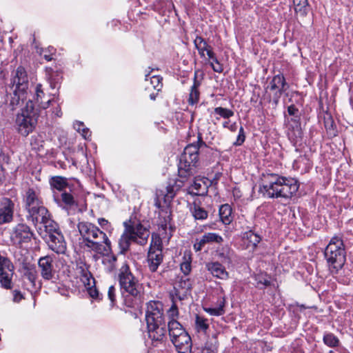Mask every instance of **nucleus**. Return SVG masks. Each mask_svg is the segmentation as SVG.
<instances>
[{"label":"nucleus","instance_id":"obj_7","mask_svg":"<svg viewBox=\"0 0 353 353\" xmlns=\"http://www.w3.org/2000/svg\"><path fill=\"white\" fill-rule=\"evenodd\" d=\"M38 117L33 102L29 100L26 108L17 117L16 124L18 132L24 137L28 136L34 129Z\"/></svg>","mask_w":353,"mask_h":353},{"label":"nucleus","instance_id":"obj_14","mask_svg":"<svg viewBox=\"0 0 353 353\" xmlns=\"http://www.w3.org/2000/svg\"><path fill=\"white\" fill-rule=\"evenodd\" d=\"M289 88L284 76L281 74L273 77L266 89L275 91L272 97V103L276 106L282 94Z\"/></svg>","mask_w":353,"mask_h":353},{"label":"nucleus","instance_id":"obj_52","mask_svg":"<svg viewBox=\"0 0 353 353\" xmlns=\"http://www.w3.org/2000/svg\"><path fill=\"white\" fill-rule=\"evenodd\" d=\"M178 285L179 288H181L183 290H184V292H187L188 290L191 289V284L190 282V280L188 279H181Z\"/></svg>","mask_w":353,"mask_h":353},{"label":"nucleus","instance_id":"obj_24","mask_svg":"<svg viewBox=\"0 0 353 353\" xmlns=\"http://www.w3.org/2000/svg\"><path fill=\"white\" fill-rule=\"evenodd\" d=\"M186 179H181L175 180L173 183L170 182L165 188V192L161 191L165 203H170L175 196L176 192L183 185Z\"/></svg>","mask_w":353,"mask_h":353},{"label":"nucleus","instance_id":"obj_46","mask_svg":"<svg viewBox=\"0 0 353 353\" xmlns=\"http://www.w3.org/2000/svg\"><path fill=\"white\" fill-rule=\"evenodd\" d=\"M131 242L132 241L130 239L129 234L125 232V234L121 236L119 241V247L122 252L128 250Z\"/></svg>","mask_w":353,"mask_h":353},{"label":"nucleus","instance_id":"obj_19","mask_svg":"<svg viewBox=\"0 0 353 353\" xmlns=\"http://www.w3.org/2000/svg\"><path fill=\"white\" fill-rule=\"evenodd\" d=\"M25 209L29 211L31 208H34L43 204L42 200L39 196V190L37 188H28L23 196Z\"/></svg>","mask_w":353,"mask_h":353},{"label":"nucleus","instance_id":"obj_54","mask_svg":"<svg viewBox=\"0 0 353 353\" xmlns=\"http://www.w3.org/2000/svg\"><path fill=\"white\" fill-rule=\"evenodd\" d=\"M98 223L104 230H111V225L108 220L100 218L98 219Z\"/></svg>","mask_w":353,"mask_h":353},{"label":"nucleus","instance_id":"obj_22","mask_svg":"<svg viewBox=\"0 0 353 353\" xmlns=\"http://www.w3.org/2000/svg\"><path fill=\"white\" fill-rule=\"evenodd\" d=\"M210 181L207 178H195L189 188L188 192L191 194L203 196L207 194Z\"/></svg>","mask_w":353,"mask_h":353},{"label":"nucleus","instance_id":"obj_8","mask_svg":"<svg viewBox=\"0 0 353 353\" xmlns=\"http://www.w3.org/2000/svg\"><path fill=\"white\" fill-rule=\"evenodd\" d=\"M27 219L31 221L39 232V228L41 227L43 231H53L56 223L51 219L48 210L43 204L28 211Z\"/></svg>","mask_w":353,"mask_h":353},{"label":"nucleus","instance_id":"obj_27","mask_svg":"<svg viewBox=\"0 0 353 353\" xmlns=\"http://www.w3.org/2000/svg\"><path fill=\"white\" fill-rule=\"evenodd\" d=\"M194 44L201 57H205V52H206L209 59H215V54L211 46L201 37L196 36L194 40Z\"/></svg>","mask_w":353,"mask_h":353},{"label":"nucleus","instance_id":"obj_64","mask_svg":"<svg viewBox=\"0 0 353 353\" xmlns=\"http://www.w3.org/2000/svg\"><path fill=\"white\" fill-rule=\"evenodd\" d=\"M230 124V121L229 119H225V121L223 123V127L224 128H228Z\"/></svg>","mask_w":353,"mask_h":353},{"label":"nucleus","instance_id":"obj_17","mask_svg":"<svg viewBox=\"0 0 353 353\" xmlns=\"http://www.w3.org/2000/svg\"><path fill=\"white\" fill-rule=\"evenodd\" d=\"M33 236L29 226L23 223L17 225L10 235L11 241L14 245L29 242Z\"/></svg>","mask_w":353,"mask_h":353},{"label":"nucleus","instance_id":"obj_35","mask_svg":"<svg viewBox=\"0 0 353 353\" xmlns=\"http://www.w3.org/2000/svg\"><path fill=\"white\" fill-rule=\"evenodd\" d=\"M219 216L224 224H230L232 220L231 206L228 204L222 205L219 208Z\"/></svg>","mask_w":353,"mask_h":353},{"label":"nucleus","instance_id":"obj_4","mask_svg":"<svg viewBox=\"0 0 353 353\" xmlns=\"http://www.w3.org/2000/svg\"><path fill=\"white\" fill-rule=\"evenodd\" d=\"M205 145L199 138L197 144L186 146L181 155L178 165L179 176L187 179L196 173L199 145Z\"/></svg>","mask_w":353,"mask_h":353},{"label":"nucleus","instance_id":"obj_60","mask_svg":"<svg viewBox=\"0 0 353 353\" xmlns=\"http://www.w3.org/2000/svg\"><path fill=\"white\" fill-rule=\"evenodd\" d=\"M161 196H162L161 194H159L158 193H157V196L154 199V205L159 209L161 208V201L159 199Z\"/></svg>","mask_w":353,"mask_h":353},{"label":"nucleus","instance_id":"obj_11","mask_svg":"<svg viewBox=\"0 0 353 353\" xmlns=\"http://www.w3.org/2000/svg\"><path fill=\"white\" fill-rule=\"evenodd\" d=\"M14 267L11 260L0 254V286L5 290H11L13 287L12 278Z\"/></svg>","mask_w":353,"mask_h":353},{"label":"nucleus","instance_id":"obj_31","mask_svg":"<svg viewBox=\"0 0 353 353\" xmlns=\"http://www.w3.org/2000/svg\"><path fill=\"white\" fill-rule=\"evenodd\" d=\"M197 71L194 72V83L190 88L189 94L188 103L190 105L196 104L199 101L200 92L199 87L200 86V82L197 80Z\"/></svg>","mask_w":353,"mask_h":353},{"label":"nucleus","instance_id":"obj_15","mask_svg":"<svg viewBox=\"0 0 353 353\" xmlns=\"http://www.w3.org/2000/svg\"><path fill=\"white\" fill-rule=\"evenodd\" d=\"M148 337L152 341V345L158 347L163 344L166 339V323L147 325Z\"/></svg>","mask_w":353,"mask_h":353},{"label":"nucleus","instance_id":"obj_25","mask_svg":"<svg viewBox=\"0 0 353 353\" xmlns=\"http://www.w3.org/2000/svg\"><path fill=\"white\" fill-rule=\"evenodd\" d=\"M208 271L214 276L221 280L229 278V273L225 267L218 261L208 262L205 264Z\"/></svg>","mask_w":353,"mask_h":353},{"label":"nucleus","instance_id":"obj_63","mask_svg":"<svg viewBox=\"0 0 353 353\" xmlns=\"http://www.w3.org/2000/svg\"><path fill=\"white\" fill-rule=\"evenodd\" d=\"M53 50H54L53 48H51V49H49V51L51 52V54H52V51H53ZM43 57L48 61H50L52 59V54H44Z\"/></svg>","mask_w":353,"mask_h":353},{"label":"nucleus","instance_id":"obj_62","mask_svg":"<svg viewBox=\"0 0 353 353\" xmlns=\"http://www.w3.org/2000/svg\"><path fill=\"white\" fill-rule=\"evenodd\" d=\"M228 129H229L231 132H236L237 130L236 123L234 122L231 123Z\"/></svg>","mask_w":353,"mask_h":353},{"label":"nucleus","instance_id":"obj_18","mask_svg":"<svg viewBox=\"0 0 353 353\" xmlns=\"http://www.w3.org/2000/svg\"><path fill=\"white\" fill-rule=\"evenodd\" d=\"M14 202L9 198L0 199V225L11 223L14 218Z\"/></svg>","mask_w":353,"mask_h":353},{"label":"nucleus","instance_id":"obj_3","mask_svg":"<svg viewBox=\"0 0 353 353\" xmlns=\"http://www.w3.org/2000/svg\"><path fill=\"white\" fill-rule=\"evenodd\" d=\"M77 228L85 248L98 254H108L111 250V242L108 236L95 225L81 221Z\"/></svg>","mask_w":353,"mask_h":353},{"label":"nucleus","instance_id":"obj_50","mask_svg":"<svg viewBox=\"0 0 353 353\" xmlns=\"http://www.w3.org/2000/svg\"><path fill=\"white\" fill-rule=\"evenodd\" d=\"M245 139V134L244 132V129L242 126L239 128V134L237 136L236 141L233 143L234 145L239 146L241 145Z\"/></svg>","mask_w":353,"mask_h":353},{"label":"nucleus","instance_id":"obj_6","mask_svg":"<svg viewBox=\"0 0 353 353\" xmlns=\"http://www.w3.org/2000/svg\"><path fill=\"white\" fill-rule=\"evenodd\" d=\"M324 257L330 270L337 272L341 269L345 262V252L342 239L338 236L331 239L329 244L325 248Z\"/></svg>","mask_w":353,"mask_h":353},{"label":"nucleus","instance_id":"obj_49","mask_svg":"<svg viewBox=\"0 0 353 353\" xmlns=\"http://www.w3.org/2000/svg\"><path fill=\"white\" fill-rule=\"evenodd\" d=\"M168 315L170 321H176V319L179 316V310L174 303H172V306L168 310Z\"/></svg>","mask_w":353,"mask_h":353},{"label":"nucleus","instance_id":"obj_61","mask_svg":"<svg viewBox=\"0 0 353 353\" xmlns=\"http://www.w3.org/2000/svg\"><path fill=\"white\" fill-rule=\"evenodd\" d=\"M52 113L57 117H61V115H62V112H61V108L59 106L57 107L54 111L52 112Z\"/></svg>","mask_w":353,"mask_h":353},{"label":"nucleus","instance_id":"obj_30","mask_svg":"<svg viewBox=\"0 0 353 353\" xmlns=\"http://www.w3.org/2000/svg\"><path fill=\"white\" fill-rule=\"evenodd\" d=\"M42 87L43 86L41 83H38L36 85L34 100L38 108L46 110L50 106L51 99H48L46 101L43 100L45 97V93Z\"/></svg>","mask_w":353,"mask_h":353},{"label":"nucleus","instance_id":"obj_33","mask_svg":"<svg viewBox=\"0 0 353 353\" xmlns=\"http://www.w3.org/2000/svg\"><path fill=\"white\" fill-rule=\"evenodd\" d=\"M52 189L57 190L60 192L63 191L69 186L68 179L61 176H52L49 181Z\"/></svg>","mask_w":353,"mask_h":353},{"label":"nucleus","instance_id":"obj_45","mask_svg":"<svg viewBox=\"0 0 353 353\" xmlns=\"http://www.w3.org/2000/svg\"><path fill=\"white\" fill-rule=\"evenodd\" d=\"M74 128L81 133L82 137L87 139L91 136V132L88 128H85L83 123L81 121H76L74 123Z\"/></svg>","mask_w":353,"mask_h":353},{"label":"nucleus","instance_id":"obj_40","mask_svg":"<svg viewBox=\"0 0 353 353\" xmlns=\"http://www.w3.org/2000/svg\"><path fill=\"white\" fill-rule=\"evenodd\" d=\"M191 212L196 220H204L206 219L208 215V212L199 205L194 203L191 208Z\"/></svg>","mask_w":353,"mask_h":353},{"label":"nucleus","instance_id":"obj_56","mask_svg":"<svg viewBox=\"0 0 353 353\" xmlns=\"http://www.w3.org/2000/svg\"><path fill=\"white\" fill-rule=\"evenodd\" d=\"M256 281H257L258 287L259 285H263V286H268L270 285V281L265 278H263L261 276L258 275L256 277Z\"/></svg>","mask_w":353,"mask_h":353},{"label":"nucleus","instance_id":"obj_42","mask_svg":"<svg viewBox=\"0 0 353 353\" xmlns=\"http://www.w3.org/2000/svg\"><path fill=\"white\" fill-rule=\"evenodd\" d=\"M214 112L215 114L219 116L218 117L216 118V120H219L220 118H223L224 119H229L234 114L233 110L223 107L215 108L214 109Z\"/></svg>","mask_w":353,"mask_h":353},{"label":"nucleus","instance_id":"obj_38","mask_svg":"<svg viewBox=\"0 0 353 353\" xmlns=\"http://www.w3.org/2000/svg\"><path fill=\"white\" fill-rule=\"evenodd\" d=\"M192 256L190 252H185L181 263V270L185 275H188L192 270Z\"/></svg>","mask_w":353,"mask_h":353},{"label":"nucleus","instance_id":"obj_20","mask_svg":"<svg viewBox=\"0 0 353 353\" xmlns=\"http://www.w3.org/2000/svg\"><path fill=\"white\" fill-rule=\"evenodd\" d=\"M54 199L57 205L70 214V211L77 208V201L71 193L63 191L60 196L54 195Z\"/></svg>","mask_w":353,"mask_h":353},{"label":"nucleus","instance_id":"obj_16","mask_svg":"<svg viewBox=\"0 0 353 353\" xmlns=\"http://www.w3.org/2000/svg\"><path fill=\"white\" fill-rule=\"evenodd\" d=\"M126 232L129 234L130 239H131L132 242L141 245H144L147 243L150 236V231L141 223L129 226L126 229Z\"/></svg>","mask_w":353,"mask_h":353},{"label":"nucleus","instance_id":"obj_57","mask_svg":"<svg viewBox=\"0 0 353 353\" xmlns=\"http://www.w3.org/2000/svg\"><path fill=\"white\" fill-rule=\"evenodd\" d=\"M23 299L21 292L19 290L13 291V300L14 302H19Z\"/></svg>","mask_w":353,"mask_h":353},{"label":"nucleus","instance_id":"obj_36","mask_svg":"<svg viewBox=\"0 0 353 353\" xmlns=\"http://www.w3.org/2000/svg\"><path fill=\"white\" fill-rule=\"evenodd\" d=\"M23 269L25 278L30 281L32 287H36L38 275L35 268L33 265H26Z\"/></svg>","mask_w":353,"mask_h":353},{"label":"nucleus","instance_id":"obj_12","mask_svg":"<svg viewBox=\"0 0 353 353\" xmlns=\"http://www.w3.org/2000/svg\"><path fill=\"white\" fill-rule=\"evenodd\" d=\"M147 325L165 323L163 315V303L160 301H150L145 311Z\"/></svg>","mask_w":353,"mask_h":353},{"label":"nucleus","instance_id":"obj_39","mask_svg":"<svg viewBox=\"0 0 353 353\" xmlns=\"http://www.w3.org/2000/svg\"><path fill=\"white\" fill-rule=\"evenodd\" d=\"M294 10L301 16H305L308 10L307 0H293Z\"/></svg>","mask_w":353,"mask_h":353},{"label":"nucleus","instance_id":"obj_21","mask_svg":"<svg viewBox=\"0 0 353 353\" xmlns=\"http://www.w3.org/2000/svg\"><path fill=\"white\" fill-rule=\"evenodd\" d=\"M223 241V238L220 235L214 232H208L203 234L201 238H196L195 243L193 245V249L195 252L202 250L206 244L212 243H221Z\"/></svg>","mask_w":353,"mask_h":353},{"label":"nucleus","instance_id":"obj_53","mask_svg":"<svg viewBox=\"0 0 353 353\" xmlns=\"http://www.w3.org/2000/svg\"><path fill=\"white\" fill-rule=\"evenodd\" d=\"M108 296L112 303L116 300V288L114 285H110L108 288Z\"/></svg>","mask_w":353,"mask_h":353},{"label":"nucleus","instance_id":"obj_47","mask_svg":"<svg viewBox=\"0 0 353 353\" xmlns=\"http://www.w3.org/2000/svg\"><path fill=\"white\" fill-rule=\"evenodd\" d=\"M111 252V250L108 254H103L104 255H107V256L104 259L103 263L105 264H108V272H113L116 268V261L117 257L114 255L109 256L108 254Z\"/></svg>","mask_w":353,"mask_h":353},{"label":"nucleus","instance_id":"obj_37","mask_svg":"<svg viewBox=\"0 0 353 353\" xmlns=\"http://www.w3.org/2000/svg\"><path fill=\"white\" fill-rule=\"evenodd\" d=\"M209 328L208 319L196 314L195 316V329L198 332L206 333Z\"/></svg>","mask_w":353,"mask_h":353},{"label":"nucleus","instance_id":"obj_23","mask_svg":"<svg viewBox=\"0 0 353 353\" xmlns=\"http://www.w3.org/2000/svg\"><path fill=\"white\" fill-rule=\"evenodd\" d=\"M178 353H192V339L188 333L181 335L180 337L171 341Z\"/></svg>","mask_w":353,"mask_h":353},{"label":"nucleus","instance_id":"obj_58","mask_svg":"<svg viewBox=\"0 0 353 353\" xmlns=\"http://www.w3.org/2000/svg\"><path fill=\"white\" fill-rule=\"evenodd\" d=\"M88 293L90 296L93 299H98L99 298V292L97 288H90L88 289Z\"/></svg>","mask_w":353,"mask_h":353},{"label":"nucleus","instance_id":"obj_55","mask_svg":"<svg viewBox=\"0 0 353 353\" xmlns=\"http://www.w3.org/2000/svg\"><path fill=\"white\" fill-rule=\"evenodd\" d=\"M84 265L83 266H80V268L81 269V274L82 276L86 279V281H88L87 283V285H90V277L92 278V275L91 274L88 272V270H87V268H84Z\"/></svg>","mask_w":353,"mask_h":353},{"label":"nucleus","instance_id":"obj_26","mask_svg":"<svg viewBox=\"0 0 353 353\" xmlns=\"http://www.w3.org/2000/svg\"><path fill=\"white\" fill-rule=\"evenodd\" d=\"M298 112L299 110L294 105H291L288 108V114L291 116H294V119H292V120L296 121V126L293 128V130L291 132H289V137L294 142H297L302 136L301 128L297 120L298 117L296 116V114Z\"/></svg>","mask_w":353,"mask_h":353},{"label":"nucleus","instance_id":"obj_43","mask_svg":"<svg viewBox=\"0 0 353 353\" xmlns=\"http://www.w3.org/2000/svg\"><path fill=\"white\" fill-rule=\"evenodd\" d=\"M323 341L326 345L330 347H337L339 344V339L332 333H325Z\"/></svg>","mask_w":353,"mask_h":353},{"label":"nucleus","instance_id":"obj_51","mask_svg":"<svg viewBox=\"0 0 353 353\" xmlns=\"http://www.w3.org/2000/svg\"><path fill=\"white\" fill-rule=\"evenodd\" d=\"M212 61L210 62V65L212 66V70L219 73H221L223 72V66L219 62L216 57H215V59H210Z\"/></svg>","mask_w":353,"mask_h":353},{"label":"nucleus","instance_id":"obj_59","mask_svg":"<svg viewBox=\"0 0 353 353\" xmlns=\"http://www.w3.org/2000/svg\"><path fill=\"white\" fill-rule=\"evenodd\" d=\"M219 257L222 259V261L223 263H230L231 262V258L228 254H224L223 253H220Z\"/></svg>","mask_w":353,"mask_h":353},{"label":"nucleus","instance_id":"obj_48","mask_svg":"<svg viewBox=\"0 0 353 353\" xmlns=\"http://www.w3.org/2000/svg\"><path fill=\"white\" fill-rule=\"evenodd\" d=\"M217 349L216 342L208 341L202 348L201 353H217Z\"/></svg>","mask_w":353,"mask_h":353},{"label":"nucleus","instance_id":"obj_13","mask_svg":"<svg viewBox=\"0 0 353 353\" xmlns=\"http://www.w3.org/2000/svg\"><path fill=\"white\" fill-rule=\"evenodd\" d=\"M39 271L45 281L55 282L58 278L57 270L54 268L53 259L50 256L41 257L38 261Z\"/></svg>","mask_w":353,"mask_h":353},{"label":"nucleus","instance_id":"obj_41","mask_svg":"<svg viewBox=\"0 0 353 353\" xmlns=\"http://www.w3.org/2000/svg\"><path fill=\"white\" fill-rule=\"evenodd\" d=\"M225 305V299L224 297L219 301V306L216 307L205 308V311L213 316H221L225 313L224 307Z\"/></svg>","mask_w":353,"mask_h":353},{"label":"nucleus","instance_id":"obj_34","mask_svg":"<svg viewBox=\"0 0 353 353\" xmlns=\"http://www.w3.org/2000/svg\"><path fill=\"white\" fill-rule=\"evenodd\" d=\"M243 238L248 241L247 248H252V250L254 251L257 248L258 244L262 240L261 236L254 232L252 230H249L243 234Z\"/></svg>","mask_w":353,"mask_h":353},{"label":"nucleus","instance_id":"obj_10","mask_svg":"<svg viewBox=\"0 0 353 353\" xmlns=\"http://www.w3.org/2000/svg\"><path fill=\"white\" fill-rule=\"evenodd\" d=\"M39 234L46 239L50 250L57 254L65 252L66 243L57 223L53 231H43L41 227L39 228Z\"/></svg>","mask_w":353,"mask_h":353},{"label":"nucleus","instance_id":"obj_5","mask_svg":"<svg viewBox=\"0 0 353 353\" xmlns=\"http://www.w3.org/2000/svg\"><path fill=\"white\" fill-rule=\"evenodd\" d=\"M118 279L123 294H126V296L133 297L136 301H141L143 294L142 284L133 275L127 263H123L120 268Z\"/></svg>","mask_w":353,"mask_h":353},{"label":"nucleus","instance_id":"obj_9","mask_svg":"<svg viewBox=\"0 0 353 353\" xmlns=\"http://www.w3.org/2000/svg\"><path fill=\"white\" fill-rule=\"evenodd\" d=\"M162 240L158 234H152L147 255L148 266L150 272H155L163 260Z\"/></svg>","mask_w":353,"mask_h":353},{"label":"nucleus","instance_id":"obj_28","mask_svg":"<svg viewBox=\"0 0 353 353\" xmlns=\"http://www.w3.org/2000/svg\"><path fill=\"white\" fill-rule=\"evenodd\" d=\"M154 69H151L148 73L145 74V81L150 83V85L146 86V90L150 91L151 89L159 92L163 87L162 79L163 78L157 74H153Z\"/></svg>","mask_w":353,"mask_h":353},{"label":"nucleus","instance_id":"obj_29","mask_svg":"<svg viewBox=\"0 0 353 353\" xmlns=\"http://www.w3.org/2000/svg\"><path fill=\"white\" fill-rule=\"evenodd\" d=\"M168 329L171 341L180 337L181 335L187 333L181 324L177 321H169L168 323Z\"/></svg>","mask_w":353,"mask_h":353},{"label":"nucleus","instance_id":"obj_32","mask_svg":"<svg viewBox=\"0 0 353 353\" xmlns=\"http://www.w3.org/2000/svg\"><path fill=\"white\" fill-rule=\"evenodd\" d=\"M47 80L52 89L58 88L62 79L61 73L59 71H54L52 68L46 69Z\"/></svg>","mask_w":353,"mask_h":353},{"label":"nucleus","instance_id":"obj_2","mask_svg":"<svg viewBox=\"0 0 353 353\" xmlns=\"http://www.w3.org/2000/svg\"><path fill=\"white\" fill-rule=\"evenodd\" d=\"M29 81L26 69L18 66L11 72L9 81L6 83V110L14 112L20 107L26 98Z\"/></svg>","mask_w":353,"mask_h":353},{"label":"nucleus","instance_id":"obj_1","mask_svg":"<svg viewBox=\"0 0 353 353\" xmlns=\"http://www.w3.org/2000/svg\"><path fill=\"white\" fill-rule=\"evenodd\" d=\"M299 183L297 179L285 177L276 174L263 175L259 192L268 199H291L298 191Z\"/></svg>","mask_w":353,"mask_h":353},{"label":"nucleus","instance_id":"obj_44","mask_svg":"<svg viewBox=\"0 0 353 353\" xmlns=\"http://www.w3.org/2000/svg\"><path fill=\"white\" fill-rule=\"evenodd\" d=\"M324 125L327 133L332 136L336 135V130L334 129V122L332 117L329 114H326L324 116Z\"/></svg>","mask_w":353,"mask_h":353}]
</instances>
